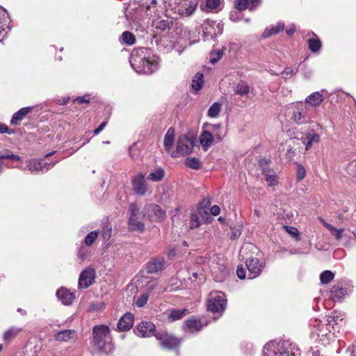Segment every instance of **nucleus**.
Segmentation results:
<instances>
[{"instance_id":"49","label":"nucleus","mask_w":356,"mask_h":356,"mask_svg":"<svg viewBox=\"0 0 356 356\" xmlns=\"http://www.w3.org/2000/svg\"><path fill=\"white\" fill-rule=\"evenodd\" d=\"M298 71V68H293L292 67H286L285 69L282 72V74L283 75H293L296 74Z\"/></svg>"},{"instance_id":"34","label":"nucleus","mask_w":356,"mask_h":356,"mask_svg":"<svg viewBox=\"0 0 356 356\" xmlns=\"http://www.w3.org/2000/svg\"><path fill=\"white\" fill-rule=\"evenodd\" d=\"M334 277V273L328 270L323 271L320 275V280L323 284H328L333 280Z\"/></svg>"},{"instance_id":"6","label":"nucleus","mask_w":356,"mask_h":356,"mask_svg":"<svg viewBox=\"0 0 356 356\" xmlns=\"http://www.w3.org/2000/svg\"><path fill=\"white\" fill-rule=\"evenodd\" d=\"M156 280H151L148 277L143 275L136 276L129 286L131 289H154L156 287Z\"/></svg>"},{"instance_id":"30","label":"nucleus","mask_w":356,"mask_h":356,"mask_svg":"<svg viewBox=\"0 0 356 356\" xmlns=\"http://www.w3.org/2000/svg\"><path fill=\"white\" fill-rule=\"evenodd\" d=\"M173 23L172 20L169 19L159 20L155 22L154 26L156 29L161 30L162 31L168 30L171 28Z\"/></svg>"},{"instance_id":"42","label":"nucleus","mask_w":356,"mask_h":356,"mask_svg":"<svg viewBox=\"0 0 356 356\" xmlns=\"http://www.w3.org/2000/svg\"><path fill=\"white\" fill-rule=\"evenodd\" d=\"M29 168L31 172L40 171L42 170V165L40 161H32L29 163Z\"/></svg>"},{"instance_id":"40","label":"nucleus","mask_w":356,"mask_h":356,"mask_svg":"<svg viewBox=\"0 0 356 356\" xmlns=\"http://www.w3.org/2000/svg\"><path fill=\"white\" fill-rule=\"evenodd\" d=\"M293 118L294 121L298 124L304 123L306 120L305 114L303 113H301L299 111H295L293 113Z\"/></svg>"},{"instance_id":"54","label":"nucleus","mask_w":356,"mask_h":356,"mask_svg":"<svg viewBox=\"0 0 356 356\" xmlns=\"http://www.w3.org/2000/svg\"><path fill=\"white\" fill-rule=\"evenodd\" d=\"M6 15V10L2 7H0V29H3V21L5 19Z\"/></svg>"},{"instance_id":"29","label":"nucleus","mask_w":356,"mask_h":356,"mask_svg":"<svg viewBox=\"0 0 356 356\" xmlns=\"http://www.w3.org/2000/svg\"><path fill=\"white\" fill-rule=\"evenodd\" d=\"M204 83L203 74L197 72L192 81V88L194 90L198 91L202 88Z\"/></svg>"},{"instance_id":"10","label":"nucleus","mask_w":356,"mask_h":356,"mask_svg":"<svg viewBox=\"0 0 356 356\" xmlns=\"http://www.w3.org/2000/svg\"><path fill=\"white\" fill-rule=\"evenodd\" d=\"M245 265L249 273L252 274L253 277L259 275L264 268L262 262L258 258L252 257L246 258Z\"/></svg>"},{"instance_id":"21","label":"nucleus","mask_w":356,"mask_h":356,"mask_svg":"<svg viewBox=\"0 0 356 356\" xmlns=\"http://www.w3.org/2000/svg\"><path fill=\"white\" fill-rule=\"evenodd\" d=\"M102 235L104 241H108L111 236L112 226L109 222L108 217H105L102 220Z\"/></svg>"},{"instance_id":"53","label":"nucleus","mask_w":356,"mask_h":356,"mask_svg":"<svg viewBox=\"0 0 356 356\" xmlns=\"http://www.w3.org/2000/svg\"><path fill=\"white\" fill-rule=\"evenodd\" d=\"M7 133L8 134H14V131L10 129L8 126L2 122H0V134Z\"/></svg>"},{"instance_id":"7","label":"nucleus","mask_w":356,"mask_h":356,"mask_svg":"<svg viewBox=\"0 0 356 356\" xmlns=\"http://www.w3.org/2000/svg\"><path fill=\"white\" fill-rule=\"evenodd\" d=\"M96 277V273L92 268H87L83 270L79 278V286L80 288L86 289L92 284Z\"/></svg>"},{"instance_id":"43","label":"nucleus","mask_w":356,"mask_h":356,"mask_svg":"<svg viewBox=\"0 0 356 356\" xmlns=\"http://www.w3.org/2000/svg\"><path fill=\"white\" fill-rule=\"evenodd\" d=\"M10 159L13 161H19L21 160L20 156L16 154H13L10 152L2 154L0 156V160Z\"/></svg>"},{"instance_id":"38","label":"nucleus","mask_w":356,"mask_h":356,"mask_svg":"<svg viewBox=\"0 0 356 356\" xmlns=\"http://www.w3.org/2000/svg\"><path fill=\"white\" fill-rule=\"evenodd\" d=\"M277 349V351H274L276 356H295V354L291 352L289 348L282 346H279Z\"/></svg>"},{"instance_id":"59","label":"nucleus","mask_w":356,"mask_h":356,"mask_svg":"<svg viewBox=\"0 0 356 356\" xmlns=\"http://www.w3.org/2000/svg\"><path fill=\"white\" fill-rule=\"evenodd\" d=\"M307 138L309 140L312 141V143H318L320 141V136L318 134H314L313 135H307Z\"/></svg>"},{"instance_id":"19","label":"nucleus","mask_w":356,"mask_h":356,"mask_svg":"<svg viewBox=\"0 0 356 356\" xmlns=\"http://www.w3.org/2000/svg\"><path fill=\"white\" fill-rule=\"evenodd\" d=\"M323 101V95L319 92H313L305 99V102L313 107L319 106Z\"/></svg>"},{"instance_id":"60","label":"nucleus","mask_w":356,"mask_h":356,"mask_svg":"<svg viewBox=\"0 0 356 356\" xmlns=\"http://www.w3.org/2000/svg\"><path fill=\"white\" fill-rule=\"evenodd\" d=\"M106 124H107V120H105L103 122H102L101 124L97 129H95L94 130V134L95 135L99 134L104 129V127H106Z\"/></svg>"},{"instance_id":"57","label":"nucleus","mask_w":356,"mask_h":356,"mask_svg":"<svg viewBox=\"0 0 356 356\" xmlns=\"http://www.w3.org/2000/svg\"><path fill=\"white\" fill-rule=\"evenodd\" d=\"M261 173L265 176V178L270 177L271 175L275 174L274 170L270 168H263Z\"/></svg>"},{"instance_id":"15","label":"nucleus","mask_w":356,"mask_h":356,"mask_svg":"<svg viewBox=\"0 0 356 356\" xmlns=\"http://www.w3.org/2000/svg\"><path fill=\"white\" fill-rule=\"evenodd\" d=\"M151 218L154 221L163 220L166 216L165 211L161 209L158 204H152L149 206V210Z\"/></svg>"},{"instance_id":"32","label":"nucleus","mask_w":356,"mask_h":356,"mask_svg":"<svg viewBox=\"0 0 356 356\" xmlns=\"http://www.w3.org/2000/svg\"><path fill=\"white\" fill-rule=\"evenodd\" d=\"M222 108V104L219 102L213 103L209 108L207 115L210 118H216L218 116Z\"/></svg>"},{"instance_id":"35","label":"nucleus","mask_w":356,"mask_h":356,"mask_svg":"<svg viewBox=\"0 0 356 356\" xmlns=\"http://www.w3.org/2000/svg\"><path fill=\"white\" fill-rule=\"evenodd\" d=\"M200 218L196 213H192L190 216L189 228L190 229H195L200 226Z\"/></svg>"},{"instance_id":"50","label":"nucleus","mask_w":356,"mask_h":356,"mask_svg":"<svg viewBox=\"0 0 356 356\" xmlns=\"http://www.w3.org/2000/svg\"><path fill=\"white\" fill-rule=\"evenodd\" d=\"M90 97L88 95H83L82 97H78L73 100L74 102H77L78 104H83L90 102Z\"/></svg>"},{"instance_id":"31","label":"nucleus","mask_w":356,"mask_h":356,"mask_svg":"<svg viewBox=\"0 0 356 356\" xmlns=\"http://www.w3.org/2000/svg\"><path fill=\"white\" fill-rule=\"evenodd\" d=\"M184 164L188 168H190L193 170H198L201 167L200 161L195 157H187L185 159Z\"/></svg>"},{"instance_id":"33","label":"nucleus","mask_w":356,"mask_h":356,"mask_svg":"<svg viewBox=\"0 0 356 356\" xmlns=\"http://www.w3.org/2000/svg\"><path fill=\"white\" fill-rule=\"evenodd\" d=\"M186 309L172 310L168 315V318L172 321L181 319L186 315Z\"/></svg>"},{"instance_id":"37","label":"nucleus","mask_w":356,"mask_h":356,"mask_svg":"<svg viewBox=\"0 0 356 356\" xmlns=\"http://www.w3.org/2000/svg\"><path fill=\"white\" fill-rule=\"evenodd\" d=\"M122 40L124 43L129 45H132L136 42V38L134 35L129 31H124L122 35Z\"/></svg>"},{"instance_id":"51","label":"nucleus","mask_w":356,"mask_h":356,"mask_svg":"<svg viewBox=\"0 0 356 356\" xmlns=\"http://www.w3.org/2000/svg\"><path fill=\"white\" fill-rule=\"evenodd\" d=\"M205 127L209 128V131H210L211 132V131L216 132V131H219V130L221 128V124H204V127Z\"/></svg>"},{"instance_id":"48","label":"nucleus","mask_w":356,"mask_h":356,"mask_svg":"<svg viewBox=\"0 0 356 356\" xmlns=\"http://www.w3.org/2000/svg\"><path fill=\"white\" fill-rule=\"evenodd\" d=\"M129 211L131 213L130 218H136L139 212V208L135 203H131L129 205Z\"/></svg>"},{"instance_id":"47","label":"nucleus","mask_w":356,"mask_h":356,"mask_svg":"<svg viewBox=\"0 0 356 356\" xmlns=\"http://www.w3.org/2000/svg\"><path fill=\"white\" fill-rule=\"evenodd\" d=\"M330 297L334 302L339 301L344 296L343 291H330Z\"/></svg>"},{"instance_id":"11","label":"nucleus","mask_w":356,"mask_h":356,"mask_svg":"<svg viewBox=\"0 0 356 356\" xmlns=\"http://www.w3.org/2000/svg\"><path fill=\"white\" fill-rule=\"evenodd\" d=\"M155 325L149 321L141 322L137 327L136 334L142 337L155 336Z\"/></svg>"},{"instance_id":"17","label":"nucleus","mask_w":356,"mask_h":356,"mask_svg":"<svg viewBox=\"0 0 356 356\" xmlns=\"http://www.w3.org/2000/svg\"><path fill=\"white\" fill-rule=\"evenodd\" d=\"M214 141V136L209 130H204L200 136V143L204 150L211 147Z\"/></svg>"},{"instance_id":"18","label":"nucleus","mask_w":356,"mask_h":356,"mask_svg":"<svg viewBox=\"0 0 356 356\" xmlns=\"http://www.w3.org/2000/svg\"><path fill=\"white\" fill-rule=\"evenodd\" d=\"M56 296L63 304L67 305L72 304L76 297L71 291H56Z\"/></svg>"},{"instance_id":"46","label":"nucleus","mask_w":356,"mask_h":356,"mask_svg":"<svg viewBox=\"0 0 356 356\" xmlns=\"http://www.w3.org/2000/svg\"><path fill=\"white\" fill-rule=\"evenodd\" d=\"M223 54V51L220 49H218L214 53H211L210 60L212 63H217L221 58Z\"/></svg>"},{"instance_id":"62","label":"nucleus","mask_w":356,"mask_h":356,"mask_svg":"<svg viewBox=\"0 0 356 356\" xmlns=\"http://www.w3.org/2000/svg\"><path fill=\"white\" fill-rule=\"evenodd\" d=\"M241 235V231L239 229H234L232 232L230 238L234 240L238 238Z\"/></svg>"},{"instance_id":"55","label":"nucleus","mask_w":356,"mask_h":356,"mask_svg":"<svg viewBox=\"0 0 356 356\" xmlns=\"http://www.w3.org/2000/svg\"><path fill=\"white\" fill-rule=\"evenodd\" d=\"M220 4V0H207V6L209 8L215 9Z\"/></svg>"},{"instance_id":"2","label":"nucleus","mask_w":356,"mask_h":356,"mask_svg":"<svg viewBox=\"0 0 356 356\" xmlns=\"http://www.w3.org/2000/svg\"><path fill=\"white\" fill-rule=\"evenodd\" d=\"M199 0H165L167 6L182 16L191 15L197 8Z\"/></svg>"},{"instance_id":"27","label":"nucleus","mask_w":356,"mask_h":356,"mask_svg":"<svg viewBox=\"0 0 356 356\" xmlns=\"http://www.w3.org/2000/svg\"><path fill=\"white\" fill-rule=\"evenodd\" d=\"M165 175V171L163 168H159L154 172L149 173L147 179L152 181H160L163 179Z\"/></svg>"},{"instance_id":"56","label":"nucleus","mask_w":356,"mask_h":356,"mask_svg":"<svg viewBox=\"0 0 356 356\" xmlns=\"http://www.w3.org/2000/svg\"><path fill=\"white\" fill-rule=\"evenodd\" d=\"M236 275L241 280L244 279L245 277V271L243 266H238L236 269Z\"/></svg>"},{"instance_id":"23","label":"nucleus","mask_w":356,"mask_h":356,"mask_svg":"<svg viewBox=\"0 0 356 356\" xmlns=\"http://www.w3.org/2000/svg\"><path fill=\"white\" fill-rule=\"evenodd\" d=\"M175 140V129L170 127L165 135L164 137V147L165 150L169 152L174 143Z\"/></svg>"},{"instance_id":"16","label":"nucleus","mask_w":356,"mask_h":356,"mask_svg":"<svg viewBox=\"0 0 356 356\" xmlns=\"http://www.w3.org/2000/svg\"><path fill=\"white\" fill-rule=\"evenodd\" d=\"M33 107L28 106L24 107L19 109L17 112L15 113L10 120V124L14 125H18L20 122L32 111Z\"/></svg>"},{"instance_id":"24","label":"nucleus","mask_w":356,"mask_h":356,"mask_svg":"<svg viewBox=\"0 0 356 356\" xmlns=\"http://www.w3.org/2000/svg\"><path fill=\"white\" fill-rule=\"evenodd\" d=\"M284 28V24L282 22L278 23L275 26H271L269 28H266L263 33L264 38H268L273 35H275L279 33L280 31H283Z\"/></svg>"},{"instance_id":"45","label":"nucleus","mask_w":356,"mask_h":356,"mask_svg":"<svg viewBox=\"0 0 356 356\" xmlns=\"http://www.w3.org/2000/svg\"><path fill=\"white\" fill-rule=\"evenodd\" d=\"M20 330L16 328H11L9 330L6 331L4 334V339L6 340H9L15 337L19 332Z\"/></svg>"},{"instance_id":"26","label":"nucleus","mask_w":356,"mask_h":356,"mask_svg":"<svg viewBox=\"0 0 356 356\" xmlns=\"http://www.w3.org/2000/svg\"><path fill=\"white\" fill-rule=\"evenodd\" d=\"M308 46L309 50L314 53L317 52L321 48V42L316 34H314L312 38L308 40Z\"/></svg>"},{"instance_id":"36","label":"nucleus","mask_w":356,"mask_h":356,"mask_svg":"<svg viewBox=\"0 0 356 356\" xmlns=\"http://www.w3.org/2000/svg\"><path fill=\"white\" fill-rule=\"evenodd\" d=\"M98 236L99 232L97 231L90 232L84 238V243L88 246L92 245L95 240L97 238Z\"/></svg>"},{"instance_id":"63","label":"nucleus","mask_w":356,"mask_h":356,"mask_svg":"<svg viewBox=\"0 0 356 356\" xmlns=\"http://www.w3.org/2000/svg\"><path fill=\"white\" fill-rule=\"evenodd\" d=\"M268 163H269V161L264 158L261 159L259 161V165L261 170H262L263 168H268L267 165H268Z\"/></svg>"},{"instance_id":"41","label":"nucleus","mask_w":356,"mask_h":356,"mask_svg":"<svg viewBox=\"0 0 356 356\" xmlns=\"http://www.w3.org/2000/svg\"><path fill=\"white\" fill-rule=\"evenodd\" d=\"M306 176V171L302 164H297V181L303 179Z\"/></svg>"},{"instance_id":"44","label":"nucleus","mask_w":356,"mask_h":356,"mask_svg":"<svg viewBox=\"0 0 356 356\" xmlns=\"http://www.w3.org/2000/svg\"><path fill=\"white\" fill-rule=\"evenodd\" d=\"M248 0H236L234 7L238 10H244L248 7Z\"/></svg>"},{"instance_id":"8","label":"nucleus","mask_w":356,"mask_h":356,"mask_svg":"<svg viewBox=\"0 0 356 356\" xmlns=\"http://www.w3.org/2000/svg\"><path fill=\"white\" fill-rule=\"evenodd\" d=\"M156 339L160 341L161 344L166 348L172 349L179 344L178 339L175 338L172 335L168 334L165 332H156L155 334Z\"/></svg>"},{"instance_id":"20","label":"nucleus","mask_w":356,"mask_h":356,"mask_svg":"<svg viewBox=\"0 0 356 356\" xmlns=\"http://www.w3.org/2000/svg\"><path fill=\"white\" fill-rule=\"evenodd\" d=\"M234 91L236 95L240 96H245L250 92V87L246 81L243 80H240L234 86Z\"/></svg>"},{"instance_id":"12","label":"nucleus","mask_w":356,"mask_h":356,"mask_svg":"<svg viewBox=\"0 0 356 356\" xmlns=\"http://www.w3.org/2000/svg\"><path fill=\"white\" fill-rule=\"evenodd\" d=\"M225 300L219 295L215 296L209 299L208 309L213 312H219L225 309Z\"/></svg>"},{"instance_id":"28","label":"nucleus","mask_w":356,"mask_h":356,"mask_svg":"<svg viewBox=\"0 0 356 356\" xmlns=\"http://www.w3.org/2000/svg\"><path fill=\"white\" fill-rule=\"evenodd\" d=\"M149 298V293L148 291L143 292L139 296H134V303L138 307H143L147 302Z\"/></svg>"},{"instance_id":"25","label":"nucleus","mask_w":356,"mask_h":356,"mask_svg":"<svg viewBox=\"0 0 356 356\" xmlns=\"http://www.w3.org/2000/svg\"><path fill=\"white\" fill-rule=\"evenodd\" d=\"M129 228L132 231L143 232L145 230V225L143 222L136 220V218H129L128 221Z\"/></svg>"},{"instance_id":"3","label":"nucleus","mask_w":356,"mask_h":356,"mask_svg":"<svg viewBox=\"0 0 356 356\" xmlns=\"http://www.w3.org/2000/svg\"><path fill=\"white\" fill-rule=\"evenodd\" d=\"M195 138L187 136H181L177 143L176 151L172 153V157L184 156L191 154L195 145Z\"/></svg>"},{"instance_id":"14","label":"nucleus","mask_w":356,"mask_h":356,"mask_svg":"<svg viewBox=\"0 0 356 356\" xmlns=\"http://www.w3.org/2000/svg\"><path fill=\"white\" fill-rule=\"evenodd\" d=\"M133 323V314L131 313H127L119 320L118 323V328L120 331H127L131 328Z\"/></svg>"},{"instance_id":"64","label":"nucleus","mask_w":356,"mask_h":356,"mask_svg":"<svg viewBox=\"0 0 356 356\" xmlns=\"http://www.w3.org/2000/svg\"><path fill=\"white\" fill-rule=\"evenodd\" d=\"M77 256L78 257L81 259V260H84L85 258H86V252H85V249L84 248H81L77 253Z\"/></svg>"},{"instance_id":"13","label":"nucleus","mask_w":356,"mask_h":356,"mask_svg":"<svg viewBox=\"0 0 356 356\" xmlns=\"http://www.w3.org/2000/svg\"><path fill=\"white\" fill-rule=\"evenodd\" d=\"M165 260L162 257L153 258L146 264L148 273H156L161 270L164 266Z\"/></svg>"},{"instance_id":"22","label":"nucleus","mask_w":356,"mask_h":356,"mask_svg":"<svg viewBox=\"0 0 356 356\" xmlns=\"http://www.w3.org/2000/svg\"><path fill=\"white\" fill-rule=\"evenodd\" d=\"M74 330H63L55 334L54 337L58 341H67L73 338Z\"/></svg>"},{"instance_id":"5","label":"nucleus","mask_w":356,"mask_h":356,"mask_svg":"<svg viewBox=\"0 0 356 356\" xmlns=\"http://www.w3.org/2000/svg\"><path fill=\"white\" fill-rule=\"evenodd\" d=\"M202 36L204 40L209 38H215L218 35L222 33V26L220 24H216L213 20L207 19L202 25Z\"/></svg>"},{"instance_id":"4","label":"nucleus","mask_w":356,"mask_h":356,"mask_svg":"<svg viewBox=\"0 0 356 356\" xmlns=\"http://www.w3.org/2000/svg\"><path fill=\"white\" fill-rule=\"evenodd\" d=\"M131 66L138 72L147 74H152L155 68L156 63L147 58H142L132 54L131 56Z\"/></svg>"},{"instance_id":"52","label":"nucleus","mask_w":356,"mask_h":356,"mask_svg":"<svg viewBox=\"0 0 356 356\" xmlns=\"http://www.w3.org/2000/svg\"><path fill=\"white\" fill-rule=\"evenodd\" d=\"M266 181L269 186H273L277 184V176L276 175H271L270 177L266 178Z\"/></svg>"},{"instance_id":"58","label":"nucleus","mask_w":356,"mask_h":356,"mask_svg":"<svg viewBox=\"0 0 356 356\" xmlns=\"http://www.w3.org/2000/svg\"><path fill=\"white\" fill-rule=\"evenodd\" d=\"M104 307V304L103 302L101 303H92L90 305L89 309L90 311L99 310L102 309Z\"/></svg>"},{"instance_id":"1","label":"nucleus","mask_w":356,"mask_h":356,"mask_svg":"<svg viewBox=\"0 0 356 356\" xmlns=\"http://www.w3.org/2000/svg\"><path fill=\"white\" fill-rule=\"evenodd\" d=\"M109 332V328L104 325H95L92 330L93 346L105 353H109L113 349V344L107 340Z\"/></svg>"},{"instance_id":"9","label":"nucleus","mask_w":356,"mask_h":356,"mask_svg":"<svg viewBox=\"0 0 356 356\" xmlns=\"http://www.w3.org/2000/svg\"><path fill=\"white\" fill-rule=\"evenodd\" d=\"M131 184L135 193L139 195H144L146 193L147 186L143 175L138 174L134 177Z\"/></svg>"},{"instance_id":"39","label":"nucleus","mask_w":356,"mask_h":356,"mask_svg":"<svg viewBox=\"0 0 356 356\" xmlns=\"http://www.w3.org/2000/svg\"><path fill=\"white\" fill-rule=\"evenodd\" d=\"M186 325L191 330H199L201 327L200 321L196 319H188L186 321Z\"/></svg>"},{"instance_id":"61","label":"nucleus","mask_w":356,"mask_h":356,"mask_svg":"<svg viewBox=\"0 0 356 356\" xmlns=\"http://www.w3.org/2000/svg\"><path fill=\"white\" fill-rule=\"evenodd\" d=\"M211 213L213 216H218L220 212V209L218 205H213L210 209Z\"/></svg>"}]
</instances>
